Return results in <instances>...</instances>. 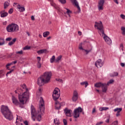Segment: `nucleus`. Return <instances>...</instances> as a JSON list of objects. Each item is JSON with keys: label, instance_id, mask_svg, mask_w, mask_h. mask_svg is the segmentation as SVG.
<instances>
[{"label": "nucleus", "instance_id": "nucleus-50", "mask_svg": "<svg viewBox=\"0 0 125 125\" xmlns=\"http://www.w3.org/2000/svg\"><path fill=\"white\" fill-rule=\"evenodd\" d=\"M4 72V70H0V78H1V75H2V74H3Z\"/></svg>", "mask_w": 125, "mask_h": 125}, {"label": "nucleus", "instance_id": "nucleus-28", "mask_svg": "<svg viewBox=\"0 0 125 125\" xmlns=\"http://www.w3.org/2000/svg\"><path fill=\"white\" fill-rule=\"evenodd\" d=\"M9 6V2L8 1H5L4 3V9H5L6 8H7Z\"/></svg>", "mask_w": 125, "mask_h": 125}, {"label": "nucleus", "instance_id": "nucleus-2", "mask_svg": "<svg viewBox=\"0 0 125 125\" xmlns=\"http://www.w3.org/2000/svg\"><path fill=\"white\" fill-rule=\"evenodd\" d=\"M0 112L7 120L9 121L13 120V114H12V112L11 110L9 109L8 106L2 105L0 107Z\"/></svg>", "mask_w": 125, "mask_h": 125}, {"label": "nucleus", "instance_id": "nucleus-4", "mask_svg": "<svg viewBox=\"0 0 125 125\" xmlns=\"http://www.w3.org/2000/svg\"><path fill=\"white\" fill-rule=\"evenodd\" d=\"M6 30L8 33H16L19 31V26L15 23L8 24L6 27Z\"/></svg>", "mask_w": 125, "mask_h": 125}, {"label": "nucleus", "instance_id": "nucleus-53", "mask_svg": "<svg viewBox=\"0 0 125 125\" xmlns=\"http://www.w3.org/2000/svg\"><path fill=\"white\" fill-rule=\"evenodd\" d=\"M102 124H103V122H98L96 125H102Z\"/></svg>", "mask_w": 125, "mask_h": 125}, {"label": "nucleus", "instance_id": "nucleus-8", "mask_svg": "<svg viewBox=\"0 0 125 125\" xmlns=\"http://www.w3.org/2000/svg\"><path fill=\"white\" fill-rule=\"evenodd\" d=\"M39 109L40 110V112L42 114V113H44V110L45 108H44V102L43 101V99L42 97L40 98V103H39Z\"/></svg>", "mask_w": 125, "mask_h": 125}, {"label": "nucleus", "instance_id": "nucleus-12", "mask_svg": "<svg viewBox=\"0 0 125 125\" xmlns=\"http://www.w3.org/2000/svg\"><path fill=\"white\" fill-rule=\"evenodd\" d=\"M63 111L66 117H72V113H73V111H72V110L68 109V108H65L63 110Z\"/></svg>", "mask_w": 125, "mask_h": 125}, {"label": "nucleus", "instance_id": "nucleus-55", "mask_svg": "<svg viewBox=\"0 0 125 125\" xmlns=\"http://www.w3.org/2000/svg\"><path fill=\"white\" fill-rule=\"evenodd\" d=\"M8 44L9 45H12V44H14V43L13 42H12V41L10 42L9 43H8Z\"/></svg>", "mask_w": 125, "mask_h": 125}, {"label": "nucleus", "instance_id": "nucleus-10", "mask_svg": "<svg viewBox=\"0 0 125 125\" xmlns=\"http://www.w3.org/2000/svg\"><path fill=\"white\" fill-rule=\"evenodd\" d=\"M37 83L38 85H39L40 86H42L43 85L44 83H45V81L42 76H41L38 79Z\"/></svg>", "mask_w": 125, "mask_h": 125}, {"label": "nucleus", "instance_id": "nucleus-39", "mask_svg": "<svg viewBox=\"0 0 125 125\" xmlns=\"http://www.w3.org/2000/svg\"><path fill=\"white\" fill-rule=\"evenodd\" d=\"M86 52V54L87 55L88 53H89V52H91V50H92V48H91L89 50H83Z\"/></svg>", "mask_w": 125, "mask_h": 125}, {"label": "nucleus", "instance_id": "nucleus-16", "mask_svg": "<svg viewBox=\"0 0 125 125\" xmlns=\"http://www.w3.org/2000/svg\"><path fill=\"white\" fill-rule=\"evenodd\" d=\"M55 104H56L55 107L56 110H59V109H60V108H61V106H64V105H65V103H59V102H56L55 103Z\"/></svg>", "mask_w": 125, "mask_h": 125}, {"label": "nucleus", "instance_id": "nucleus-51", "mask_svg": "<svg viewBox=\"0 0 125 125\" xmlns=\"http://www.w3.org/2000/svg\"><path fill=\"white\" fill-rule=\"evenodd\" d=\"M120 17L122 18V19H125V15H124V14H121L120 15Z\"/></svg>", "mask_w": 125, "mask_h": 125}, {"label": "nucleus", "instance_id": "nucleus-36", "mask_svg": "<svg viewBox=\"0 0 125 125\" xmlns=\"http://www.w3.org/2000/svg\"><path fill=\"white\" fill-rule=\"evenodd\" d=\"M79 48L80 50H84V49L83 48V43H80L79 45Z\"/></svg>", "mask_w": 125, "mask_h": 125}, {"label": "nucleus", "instance_id": "nucleus-14", "mask_svg": "<svg viewBox=\"0 0 125 125\" xmlns=\"http://www.w3.org/2000/svg\"><path fill=\"white\" fill-rule=\"evenodd\" d=\"M31 113L32 117H37V116H38V113L36 111V109L33 105H31Z\"/></svg>", "mask_w": 125, "mask_h": 125}, {"label": "nucleus", "instance_id": "nucleus-43", "mask_svg": "<svg viewBox=\"0 0 125 125\" xmlns=\"http://www.w3.org/2000/svg\"><path fill=\"white\" fill-rule=\"evenodd\" d=\"M41 67H42V64L41 63V62H38L37 63V68H39V69H40Z\"/></svg>", "mask_w": 125, "mask_h": 125}, {"label": "nucleus", "instance_id": "nucleus-60", "mask_svg": "<svg viewBox=\"0 0 125 125\" xmlns=\"http://www.w3.org/2000/svg\"><path fill=\"white\" fill-rule=\"evenodd\" d=\"M23 124H24V125H29L28 124V121H27L23 122Z\"/></svg>", "mask_w": 125, "mask_h": 125}, {"label": "nucleus", "instance_id": "nucleus-15", "mask_svg": "<svg viewBox=\"0 0 125 125\" xmlns=\"http://www.w3.org/2000/svg\"><path fill=\"white\" fill-rule=\"evenodd\" d=\"M12 103L14 104V105H15L16 106H18V105H20V103L18 101V99L15 96H12Z\"/></svg>", "mask_w": 125, "mask_h": 125}, {"label": "nucleus", "instance_id": "nucleus-20", "mask_svg": "<svg viewBox=\"0 0 125 125\" xmlns=\"http://www.w3.org/2000/svg\"><path fill=\"white\" fill-rule=\"evenodd\" d=\"M104 84V83L99 82V83H96L94 85V86L97 88L102 87Z\"/></svg>", "mask_w": 125, "mask_h": 125}, {"label": "nucleus", "instance_id": "nucleus-45", "mask_svg": "<svg viewBox=\"0 0 125 125\" xmlns=\"http://www.w3.org/2000/svg\"><path fill=\"white\" fill-rule=\"evenodd\" d=\"M120 48L122 51H124V45L122 43L120 44Z\"/></svg>", "mask_w": 125, "mask_h": 125}, {"label": "nucleus", "instance_id": "nucleus-19", "mask_svg": "<svg viewBox=\"0 0 125 125\" xmlns=\"http://www.w3.org/2000/svg\"><path fill=\"white\" fill-rule=\"evenodd\" d=\"M102 91L104 93L107 92V84H106V83H104V85L102 86Z\"/></svg>", "mask_w": 125, "mask_h": 125}, {"label": "nucleus", "instance_id": "nucleus-35", "mask_svg": "<svg viewBox=\"0 0 125 125\" xmlns=\"http://www.w3.org/2000/svg\"><path fill=\"white\" fill-rule=\"evenodd\" d=\"M49 0L51 2V5H52V6H54L55 8H57L56 7V5L55 4V3H53V0Z\"/></svg>", "mask_w": 125, "mask_h": 125}, {"label": "nucleus", "instance_id": "nucleus-63", "mask_svg": "<svg viewBox=\"0 0 125 125\" xmlns=\"http://www.w3.org/2000/svg\"><path fill=\"white\" fill-rule=\"evenodd\" d=\"M31 20H32V21L35 20V17H34V16H32L31 17Z\"/></svg>", "mask_w": 125, "mask_h": 125}, {"label": "nucleus", "instance_id": "nucleus-31", "mask_svg": "<svg viewBox=\"0 0 125 125\" xmlns=\"http://www.w3.org/2000/svg\"><path fill=\"white\" fill-rule=\"evenodd\" d=\"M23 50H29L31 49V46L26 45L22 48Z\"/></svg>", "mask_w": 125, "mask_h": 125}, {"label": "nucleus", "instance_id": "nucleus-49", "mask_svg": "<svg viewBox=\"0 0 125 125\" xmlns=\"http://www.w3.org/2000/svg\"><path fill=\"white\" fill-rule=\"evenodd\" d=\"M62 122L64 125H67V120L66 119H63Z\"/></svg>", "mask_w": 125, "mask_h": 125}, {"label": "nucleus", "instance_id": "nucleus-18", "mask_svg": "<svg viewBox=\"0 0 125 125\" xmlns=\"http://www.w3.org/2000/svg\"><path fill=\"white\" fill-rule=\"evenodd\" d=\"M122 110H123V108H122V107H120V108L117 107L114 109V112H117L116 114V117H120V116H121V114H120V113L122 112Z\"/></svg>", "mask_w": 125, "mask_h": 125}, {"label": "nucleus", "instance_id": "nucleus-54", "mask_svg": "<svg viewBox=\"0 0 125 125\" xmlns=\"http://www.w3.org/2000/svg\"><path fill=\"white\" fill-rule=\"evenodd\" d=\"M113 124H114V125H118V121H114Z\"/></svg>", "mask_w": 125, "mask_h": 125}, {"label": "nucleus", "instance_id": "nucleus-13", "mask_svg": "<svg viewBox=\"0 0 125 125\" xmlns=\"http://www.w3.org/2000/svg\"><path fill=\"white\" fill-rule=\"evenodd\" d=\"M104 64V63L101 59H99L95 63V65L97 68H101Z\"/></svg>", "mask_w": 125, "mask_h": 125}, {"label": "nucleus", "instance_id": "nucleus-33", "mask_svg": "<svg viewBox=\"0 0 125 125\" xmlns=\"http://www.w3.org/2000/svg\"><path fill=\"white\" fill-rule=\"evenodd\" d=\"M65 8V9H66V13L67 14V15H69V14H71L72 12H71V10H70L69 9V8Z\"/></svg>", "mask_w": 125, "mask_h": 125}, {"label": "nucleus", "instance_id": "nucleus-48", "mask_svg": "<svg viewBox=\"0 0 125 125\" xmlns=\"http://www.w3.org/2000/svg\"><path fill=\"white\" fill-rule=\"evenodd\" d=\"M56 81H57V82H59L60 83H63V80L61 79H56Z\"/></svg>", "mask_w": 125, "mask_h": 125}, {"label": "nucleus", "instance_id": "nucleus-58", "mask_svg": "<svg viewBox=\"0 0 125 125\" xmlns=\"http://www.w3.org/2000/svg\"><path fill=\"white\" fill-rule=\"evenodd\" d=\"M108 82H109V83H113L114 82V80L111 79L110 80H109V81Z\"/></svg>", "mask_w": 125, "mask_h": 125}, {"label": "nucleus", "instance_id": "nucleus-3", "mask_svg": "<svg viewBox=\"0 0 125 125\" xmlns=\"http://www.w3.org/2000/svg\"><path fill=\"white\" fill-rule=\"evenodd\" d=\"M21 87L23 89H25L26 91L22 93V95H19V100L21 104H24L28 101L30 94L29 91H28V88L27 86H26V84L23 83L22 85H21Z\"/></svg>", "mask_w": 125, "mask_h": 125}, {"label": "nucleus", "instance_id": "nucleus-25", "mask_svg": "<svg viewBox=\"0 0 125 125\" xmlns=\"http://www.w3.org/2000/svg\"><path fill=\"white\" fill-rule=\"evenodd\" d=\"M46 52V49H42L37 51L38 54H42V53H45Z\"/></svg>", "mask_w": 125, "mask_h": 125}, {"label": "nucleus", "instance_id": "nucleus-37", "mask_svg": "<svg viewBox=\"0 0 125 125\" xmlns=\"http://www.w3.org/2000/svg\"><path fill=\"white\" fill-rule=\"evenodd\" d=\"M121 30L123 31L122 34L124 36L125 35V27L124 26L121 27Z\"/></svg>", "mask_w": 125, "mask_h": 125}, {"label": "nucleus", "instance_id": "nucleus-64", "mask_svg": "<svg viewBox=\"0 0 125 125\" xmlns=\"http://www.w3.org/2000/svg\"><path fill=\"white\" fill-rule=\"evenodd\" d=\"M121 66H122V67H125V63L122 62V63H121Z\"/></svg>", "mask_w": 125, "mask_h": 125}, {"label": "nucleus", "instance_id": "nucleus-27", "mask_svg": "<svg viewBox=\"0 0 125 125\" xmlns=\"http://www.w3.org/2000/svg\"><path fill=\"white\" fill-rule=\"evenodd\" d=\"M50 32L49 31H46L43 33V37L44 38H46L47 36H49Z\"/></svg>", "mask_w": 125, "mask_h": 125}, {"label": "nucleus", "instance_id": "nucleus-34", "mask_svg": "<svg viewBox=\"0 0 125 125\" xmlns=\"http://www.w3.org/2000/svg\"><path fill=\"white\" fill-rule=\"evenodd\" d=\"M5 43L4 39H0V45H3Z\"/></svg>", "mask_w": 125, "mask_h": 125}, {"label": "nucleus", "instance_id": "nucleus-46", "mask_svg": "<svg viewBox=\"0 0 125 125\" xmlns=\"http://www.w3.org/2000/svg\"><path fill=\"white\" fill-rule=\"evenodd\" d=\"M16 54H21V55H22V54H23V51L21 50V51H17V52H16Z\"/></svg>", "mask_w": 125, "mask_h": 125}, {"label": "nucleus", "instance_id": "nucleus-7", "mask_svg": "<svg viewBox=\"0 0 125 125\" xmlns=\"http://www.w3.org/2000/svg\"><path fill=\"white\" fill-rule=\"evenodd\" d=\"M82 112H83V108L81 107H78L75 109L74 111V118H75V119H78V118L80 117V113H82Z\"/></svg>", "mask_w": 125, "mask_h": 125}, {"label": "nucleus", "instance_id": "nucleus-62", "mask_svg": "<svg viewBox=\"0 0 125 125\" xmlns=\"http://www.w3.org/2000/svg\"><path fill=\"white\" fill-rule=\"evenodd\" d=\"M114 2L116 3L117 4H119V2L118 1V0H113Z\"/></svg>", "mask_w": 125, "mask_h": 125}, {"label": "nucleus", "instance_id": "nucleus-9", "mask_svg": "<svg viewBox=\"0 0 125 125\" xmlns=\"http://www.w3.org/2000/svg\"><path fill=\"white\" fill-rule=\"evenodd\" d=\"M105 3V0H100L98 3V10H103L104 9V7H103V5H104V3Z\"/></svg>", "mask_w": 125, "mask_h": 125}, {"label": "nucleus", "instance_id": "nucleus-29", "mask_svg": "<svg viewBox=\"0 0 125 125\" xmlns=\"http://www.w3.org/2000/svg\"><path fill=\"white\" fill-rule=\"evenodd\" d=\"M54 123L55 124V125H60V122H59V120L57 119V118L54 120Z\"/></svg>", "mask_w": 125, "mask_h": 125}, {"label": "nucleus", "instance_id": "nucleus-61", "mask_svg": "<svg viewBox=\"0 0 125 125\" xmlns=\"http://www.w3.org/2000/svg\"><path fill=\"white\" fill-rule=\"evenodd\" d=\"M105 123H107V124H109L110 123V119H108L105 121Z\"/></svg>", "mask_w": 125, "mask_h": 125}, {"label": "nucleus", "instance_id": "nucleus-11", "mask_svg": "<svg viewBox=\"0 0 125 125\" xmlns=\"http://www.w3.org/2000/svg\"><path fill=\"white\" fill-rule=\"evenodd\" d=\"M79 98V94L78 92L76 90L73 91V96L72 98V100L73 102H76L78 99Z\"/></svg>", "mask_w": 125, "mask_h": 125}, {"label": "nucleus", "instance_id": "nucleus-6", "mask_svg": "<svg viewBox=\"0 0 125 125\" xmlns=\"http://www.w3.org/2000/svg\"><path fill=\"white\" fill-rule=\"evenodd\" d=\"M53 99L56 101L60 97V90L58 88H55L53 92Z\"/></svg>", "mask_w": 125, "mask_h": 125}, {"label": "nucleus", "instance_id": "nucleus-17", "mask_svg": "<svg viewBox=\"0 0 125 125\" xmlns=\"http://www.w3.org/2000/svg\"><path fill=\"white\" fill-rule=\"evenodd\" d=\"M70 1L72 4L76 6L77 9L79 10V12H81V8L80 7V6H79V2H78V1H77V0H70Z\"/></svg>", "mask_w": 125, "mask_h": 125}, {"label": "nucleus", "instance_id": "nucleus-41", "mask_svg": "<svg viewBox=\"0 0 125 125\" xmlns=\"http://www.w3.org/2000/svg\"><path fill=\"white\" fill-rule=\"evenodd\" d=\"M106 110H109V107H103L102 108V109L100 111H106Z\"/></svg>", "mask_w": 125, "mask_h": 125}, {"label": "nucleus", "instance_id": "nucleus-47", "mask_svg": "<svg viewBox=\"0 0 125 125\" xmlns=\"http://www.w3.org/2000/svg\"><path fill=\"white\" fill-rule=\"evenodd\" d=\"M13 13V9L11 8L10 10H9L8 13H9V14H12Z\"/></svg>", "mask_w": 125, "mask_h": 125}, {"label": "nucleus", "instance_id": "nucleus-30", "mask_svg": "<svg viewBox=\"0 0 125 125\" xmlns=\"http://www.w3.org/2000/svg\"><path fill=\"white\" fill-rule=\"evenodd\" d=\"M81 85H85V87H87V85H88V83L87 82H84L81 83Z\"/></svg>", "mask_w": 125, "mask_h": 125}, {"label": "nucleus", "instance_id": "nucleus-59", "mask_svg": "<svg viewBox=\"0 0 125 125\" xmlns=\"http://www.w3.org/2000/svg\"><path fill=\"white\" fill-rule=\"evenodd\" d=\"M38 62H41V57H37Z\"/></svg>", "mask_w": 125, "mask_h": 125}, {"label": "nucleus", "instance_id": "nucleus-42", "mask_svg": "<svg viewBox=\"0 0 125 125\" xmlns=\"http://www.w3.org/2000/svg\"><path fill=\"white\" fill-rule=\"evenodd\" d=\"M13 71H14V70L13 69H11L10 70V71H9V72H7L6 73V77H8V75H9V74H11Z\"/></svg>", "mask_w": 125, "mask_h": 125}, {"label": "nucleus", "instance_id": "nucleus-44", "mask_svg": "<svg viewBox=\"0 0 125 125\" xmlns=\"http://www.w3.org/2000/svg\"><path fill=\"white\" fill-rule=\"evenodd\" d=\"M59 1L62 3V4H65L66 3V0H59Z\"/></svg>", "mask_w": 125, "mask_h": 125}, {"label": "nucleus", "instance_id": "nucleus-40", "mask_svg": "<svg viewBox=\"0 0 125 125\" xmlns=\"http://www.w3.org/2000/svg\"><path fill=\"white\" fill-rule=\"evenodd\" d=\"M61 58H62V56L60 55L56 60V62H58L59 61H60L61 60Z\"/></svg>", "mask_w": 125, "mask_h": 125}, {"label": "nucleus", "instance_id": "nucleus-56", "mask_svg": "<svg viewBox=\"0 0 125 125\" xmlns=\"http://www.w3.org/2000/svg\"><path fill=\"white\" fill-rule=\"evenodd\" d=\"M96 112V110L95 109V108H93L92 114H94V113H95Z\"/></svg>", "mask_w": 125, "mask_h": 125}, {"label": "nucleus", "instance_id": "nucleus-24", "mask_svg": "<svg viewBox=\"0 0 125 125\" xmlns=\"http://www.w3.org/2000/svg\"><path fill=\"white\" fill-rule=\"evenodd\" d=\"M110 77H111V78H113L114 77H117V76H119V73L117 72H114L113 73H111L110 74Z\"/></svg>", "mask_w": 125, "mask_h": 125}, {"label": "nucleus", "instance_id": "nucleus-32", "mask_svg": "<svg viewBox=\"0 0 125 125\" xmlns=\"http://www.w3.org/2000/svg\"><path fill=\"white\" fill-rule=\"evenodd\" d=\"M17 121H19V122H22L23 121V119H22V117L17 116V121L16 123H17V122H18Z\"/></svg>", "mask_w": 125, "mask_h": 125}, {"label": "nucleus", "instance_id": "nucleus-22", "mask_svg": "<svg viewBox=\"0 0 125 125\" xmlns=\"http://www.w3.org/2000/svg\"><path fill=\"white\" fill-rule=\"evenodd\" d=\"M18 6L17 8L19 9L20 12H23V11H25V7H21L20 5H18Z\"/></svg>", "mask_w": 125, "mask_h": 125}, {"label": "nucleus", "instance_id": "nucleus-1", "mask_svg": "<svg viewBox=\"0 0 125 125\" xmlns=\"http://www.w3.org/2000/svg\"><path fill=\"white\" fill-rule=\"evenodd\" d=\"M95 28L97 27V29L99 30L98 33L99 35H100V36L102 35L103 37H104V39L105 41V42H106L107 44H108V45L111 44L112 40L104 33V27L103 26L102 21H100V22H97V21H95Z\"/></svg>", "mask_w": 125, "mask_h": 125}, {"label": "nucleus", "instance_id": "nucleus-26", "mask_svg": "<svg viewBox=\"0 0 125 125\" xmlns=\"http://www.w3.org/2000/svg\"><path fill=\"white\" fill-rule=\"evenodd\" d=\"M0 13H1L0 17L1 18L6 17V16L8 15V13L7 12L2 13L1 12Z\"/></svg>", "mask_w": 125, "mask_h": 125}, {"label": "nucleus", "instance_id": "nucleus-5", "mask_svg": "<svg viewBox=\"0 0 125 125\" xmlns=\"http://www.w3.org/2000/svg\"><path fill=\"white\" fill-rule=\"evenodd\" d=\"M52 75V74L51 73V72H45L42 76H41L44 81H45V83H48L50 82Z\"/></svg>", "mask_w": 125, "mask_h": 125}, {"label": "nucleus", "instance_id": "nucleus-52", "mask_svg": "<svg viewBox=\"0 0 125 125\" xmlns=\"http://www.w3.org/2000/svg\"><path fill=\"white\" fill-rule=\"evenodd\" d=\"M12 38L9 37L6 39V41L7 42H10V40H12Z\"/></svg>", "mask_w": 125, "mask_h": 125}, {"label": "nucleus", "instance_id": "nucleus-38", "mask_svg": "<svg viewBox=\"0 0 125 125\" xmlns=\"http://www.w3.org/2000/svg\"><path fill=\"white\" fill-rule=\"evenodd\" d=\"M55 60V56H53L52 58L50 59V62L53 63Z\"/></svg>", "mask_w": 125, "mask_h": 125}, {"label": "nucleus", "instance_id": "nucleus-23", "mask_svg": "<svg viewBox=\"0 0 125 125\" xmlns=\"http://www.w3.org/2000/svg\"><path fill=\"white\" fill-rule=\"evenodd\" d=\"M35 118H36L37 119V121L38 122H41L42 120V115L41 114H39V113H37V116H34Z\"/></svg>", "mask_w": 125, "mask_h": 125}, {"label": "nucleus", "instance_id": "nucleus-21", "mask_svg": "<svg viewBox=\"0 0 125 125\" xmlns=\"http://www.w3.org/2000/svg\"><path fill=\"white\" fill-rule=\"evenodd\" d=\"M16 63H17V61H15L10 63L7 64L6 65V68L7 70H10V68H9V66H10L11 65H12V64H16Z\"/></svg>", "mask_w": 125, "mask_h": 125}, {"label": "nucleus", "instance_id": "nucleus-57", "mask_svg": "<svg viewBox=\"0 0 125 125\" xmlns=\"http://www.w3.org/2000/svg\"><path fill=\"white\" fill-rule=\"evenodd\" d=\"M17 39H16V38H14L13 40H12V42L14 43L15 42H16V40H17Z\"/></svg>", "mask_w": 125, "mask_h": 125}]
</instances>
